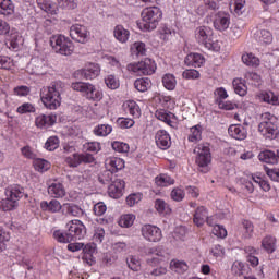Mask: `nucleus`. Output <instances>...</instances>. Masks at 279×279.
<instances>
[{
  "instance_id": "obj_1",
  "label": "nucleus",
  "mask_w": 279,
  "mask_h": 279,
  "mask_svg": "<svg viewBox=\"0 0 279 279\" xmlns=\"http://www.w3.org/2000/svg\"><path fill=\"white\" fill-rule=\"evenodd\" d=\"M64 92V84L62 81H56L48 87L40 90V100L48 110H58L62 104V93Z\"/></svg>"
},
{
  "instance_id": "obj_2",
  "label": "nucleus",
  "mask_w": 279,
  "mask_h": 279,
  "mask_svg": "<svg viewBox=\"0 0 279 279\" xmlns=\"http://www.w3.org/2000/svg\"><path fill=\"white\" fill-rule=\"evenodd\" d=\"M68 230L62 232L57 230L53 232V238L59 243H71L72 241H82L86 236V227L80 220H72L66 225Z\"/></svg>"
},
{
  "instance_id": "obj_3",
  "label": "nucleus",
  "mask_w": 279,
  "mask_h": 279,
  "mask_svg": "<svg viewBox=\"0 0 279 279\" xmlns=\"http://www.w3.org/2000/svg\"><path fill=\"white\" fill-rule=\"evenodd\" d=\"M162 20V11L158 7L146 8L142 11V22L138 23L142 32H151Z\"/></svg>"
},
{
  "instance_id": "obj_4",
  "label": "nucleus",
  "mask_w": 279,
  "mask_h": 279,
  "mask_svg": "<svg viewBox=\"0 0 279 279\" xmlns=\"http://www.w3.org/2000/svg\"><path fill=\"white\" fill-rule=\"evenodd\" d=\"M258 132L269 141L278 138V118L270 112L262 113V123L258 124Z\"/></svg>"
},
{
  "instance_id": "obj_5",
  "label": "nucleus",
  "mask_w": 279,
  "mask_h": 279,
  "mask_svg": "<svg viewBox=\"0 0 279 279\" xmlns=\"http://www.w3.org/2000/svg\"><path fill=\"white\" fill-rule=\"evenodd\" d=\"M195 38L199 45H203L209 51H220L221 45L213 39V29L208 26H199L195 29Z\"/></svg>"
},
{
  "instance_id": "obj_6",
  "label": "nucleus",
  "mask_w": 279,
  "mask_h": 279,
  "mask_svg": "<svg viewBox=\"0 0 279 279\" xmlns=\"http://www.w3.org/2000/svg\"><path fill=\"white\" fill-rule=\"evenodd\" d=\"M50 46L56 53H60L61 56H71L75 50L73 41L64 35H53L50 37Z\"/></svg>"
},
{
  "instance_id": "obj_7",
  "label": "nucleus",
  "mask_w": 279,
  "mask_h": 279,
  "mask_svg": "<svg viewBox=\"0 0 279 279\" xmlns=\"http://www.w3.org/2000/svg\"><path fill=\"white\" fill-rule=\"evenodd\" d=\"M194 154H197L196 165L198 166V171L201 173H208L210 169H208V165L211 162L210 156V144H198L197 147L194 148Z\"/></svg>"
},
{
  "instance_id": "obj_8",
  "label": "nucleus",
  "mask_w": 279,
  "mask_h": 279,
  "mask_svg": "<svg viewBox=\"0 0 279 279\" xmlns=\"http://www.w3.org/2000/svg\"><path fill=\"white\" fill-rule=\"evenodd\" d=\"M72 88L77 93H82L83 97H86L89 101H101L104 99V93L90 83L76 82L72 84Z\"/></svg>"
},
{
  "instance_id": "obj_9",
  "label": "nucleus",
  "mask_w": 279,
  "mask_h": 279,
  "mask_svg": "<svg viewBox=\"0 0 279 279\" xmlns=\"http://www.w3.org/2000/svg\"><path fill=\"white\" fill-rule=\"evenodd\" d=\"M128 71L137 73V75H154L156 73V62L146 58L137 63H130L126 65Z\"/></svg>"
},
{
  "instance_id": "obj_10",
  "label": "nucleus",
  "mask_w": 279,
  "mask_h": 279,
  "mask_svg": "<svg viewBox=\"0 0 279 279\" xmlns=\"http://www.w3.org/2000/svg\"><path fill=\"white\" fill-rule=\"evenodd\" d=\"M7 199L2 202V208L4 211L14 210L19 207V199L25 195L23 187L14 186L5 191Z\"/></svg>"
},
{
  "instance_id": "obj_11",
  "label": "nucleus",
  "mask_w": 279,
  "mask_h": 279,
  "mask_svg": "<svg viewBox=\"0 0 279 279\" xmlns=\"http://www.w3.org/2000/svg\"><path fill=\"white\" fill-rule=\"evenodd\" d=\"M142 236L150 243H158L162 240V230L154 225H144L142 227Z\"/></svg>"
},
{
  "instance_id": "obj_12",
  "label": "nucleus",
  "mask_w": 279,
  "mask_h": 279,
  "mask_svg": "<svg viewBox=\"0 0 279 279\" xmlns=\"http://www.w3.org/2000/svg\"><path fill=\"white\" fill-rule=\"evenodd\" d=\"M70 36L73 40L82 45L88 43V29H86V26L80 24L71 26Z\"/></svg>"
},
{
  "instance_id": "obj_13",
  "label": "nucleus",
  "mask_w": 279,
  "mask_h": 279,
  "mask_svg": "<svg viewBox=\"0 0 279 279\" xmlns=\"http://www.w3.org/2000/svg\"><path fill=\"white\" fill-rule=\"evenodd\" d=\"M214 27L218 32H226L230 27V14L226 12H218L214 17Z\"/></svg>"
},
{
  "instance_id": "obj_14",
  "label": "nucleus",
  "mask_w": 279,
  "mask_h": 279,
  "mask_svg": "<svg viewBox=\"0 0 279 279\" xmlns=\"http://www.w3.org/2000/svg\"><path fill=\"white\" fill-rule=\"evenodd\" d=\"M125 189V181L121 179H114L111 184L108 185V194L113 199H119L123 195Z\"/></svg>"
},
{
  "instance_id": "obj_15",
  "label": "nucleus",
  "mask_w": 279,
  "mask_h": 279,
  "mask_svg": "<svg viewBox=\"0 0 279 279\" xmlns=\"http://www.w3.org/2000/svg\"><path fill=\"white\" fill-rule=\"evenodd\" d=\"M99 73H101V68L97 63H89L85 69L77 71V75L84 77V80H95Z\"/></svg>"
},
{
  "instance_id": "obj_16",
  "label": "nucleus",
  "mask_w": 279,
  "mask_h": 279,
  "mask_svg": "<svg viewBox=\"0 0 279 279\" xmlns=\"http://www.w3.org/2000/svg\"><path fill=\"white\" fill-rule=\"evenodd\" d=\"M155 143L159 149H169L171 147V135L165 130H159L155 135Z\"/></svg>"
},
{
  "instance_id": "obj_17",
  "label": "nucleus",
  "mask_w": 279,
  "mask_h": 279,
  "mask_svg": "<svg viewBox=\"0 0 279 279\" xmlns=\"http://www.w3.org/2000/svg\"><path fill=\"white\" fill-rule=\"evenodd\" d=\"M105 167L112 173H117L118 171H121V169H125V161L118 157H110L106 159Z\"/></svg>"
},
{
  "instance_id": "obj_18",
  "label": "nucleus",
  "mask_w": 279,
  "mask_h": 279,
  "mask_svg": "<svg viewBox=\"0 0 279 279\" xmlns=\"http://www.w3.org/2000/svg\"><path fill=\"white\" fill-rule=\"evenodd\" d=\"M229 135L236 141H245L247 138V129L241 124H232L228 129Z\"/></svg>"
},
{
  "instance_id": "obj_19",
  "label": "nucleus",
  "mask_w": 279,
  "mask_h": 279,
  "mask_svg": "<svg viewBox=\"0 0 279 279\" xmlns=\"http://www.w3.org/2000/svg\"><path fill=\"white\" fill-rule=\"evenodd\" d=\"M58 120V117L50 114V116H46V114H40L35 119V125L36 128H51V125L56 124V121Z\"/></svg>"
},
{
  "instance_id": "obj_20",
  "label": "nucleus",
  "mask_w": 279,
  "mask_h": 279,
  "mask_svg": "<svg viewBox=\"0 0 279 279\" xmlns=\"http://www.w3.org/2000/svg\"><path fill=\"white\" fill-rule=\"evenodd\" d=\"M124 112L126 114H130L134 119H138L141 117V108L138 107V104L134 100H128L122 106Z\"/></svg>"
},
{
  "instance_id": "obj_21",
  "label": "nucleus",
  "mask_w": 279,
  "mask_h": 279,
  "mask_svg": "<svg viewBox=\"0 0 279 279\" xmlns=\"http://www.w3.org/2000/svg\"><path fill=\"white\" fill-rule=\"evenodd\" d=\"M262 162H266L267 165H278L279 160V150L277 154L271 150H264L258 156Z\"/></svg>"
},
{
  "instance_id": "obj_22",
  "label": "nucleus",
  "mask_w": 279,
  "mask_h": 279,
  "mask_svg": "<svg viewBox=\"0 0 279 279\" xmlns=\"http://www.w3.org/2000/svg\"><path fill=\"white\" fill-rule=\"evenodd\" d=\"M40 208L47 213H60L62 210V204L58 199H51L50 202L43 201Z\"/></svg>"
},
{
  "instance_id": "obj_23",
  "label": "nucleus",
  "mask_w": 279,
  "mask_h": 279,
  "mask_svg": "<svg viewBox=\"0 0 279 279\" xmlns=\"http://www.w3.org/2000/svg\"><path fill=\"white\" fill-rule=\"evenodd\" d=\"M207 219H208V210L206 209V207L204 206L197 207L194 214L195 226H197L198 228H202V226L206 223Z\"/></svg>"
},
{
  "instance_id": "obj_24",
  "label": "nucleus",
  "mask_w": 279,
  "mask_h": 279,
  "mask_svg": "<svg viewBox=\"0 0 279 279\" xmlns=\"http://www.w3.org/2000/svg\"><path fill=\"white\" fill-rule=\"evenodd\" d=\"M186 66H194V69H199L204 64V58L199 53H190L184 60Z\"/></svg>"
},
{
  "instance_id": "obj_25",
  "label": "nucleus",
  "mask_w": 279,
  "mask_h": 279,
  "mask_svg": "<svg viewBox=\"0 0 279 279\" xmlns=\"http://www.w3.org/2000/svg\"><path fill=\"white\" fill-rule=\"evenodd\" d=\"M48 193L51 195V197L60 198L64 197L66 195V190H64V185L62 183H51L48 186Z\"/></svg>"
},
{
  "instance_id": "obj_26",
  "label": "nucleus",
  "mask_w": 279,
  "mask_h": 279,
  "mask_svg": "<svg viewBox=\"0 0 279 279\" xmlns=\"http://www.w3.org/2000/svg\"><path fill=\"white\" fill-rule=\"evenodd\" d=\"M113 36L119 43H128L130 39V31L125 29L123 25H117L113 31Z\"/></svg>"
},
{
  "instance_id": "obj_27",
  "label": "nucleus",
  "mask_w": 279,
  "mask_h": 279,
  "mask_svg": "<svg viewBox=\"0 0 279 279\" xmlns=\"http://www.w3.org/2000/svg\"><path fill=\"white\" fill-rule=\"evenodd\" d=\"M0 14L12 16L14 14V3L12 0H0Z\"/></svg>"
},
{
  "instance_id": "obj_28",
  "label": "nucleus",
  "mask_w": 279,
  "mask_h": 279,
  "mask_svg": "<svg viewBox=\"0 0 279 279\" xmlns=\"http://www.w3.org/2000/svg\"><path fill=\"white\" fill-rule=\"evenodd\" d=\"M28 69H31L35 75H40L43 69H45V61L40 58H33L28 63Z\"/></svg>"
},
{
  "instance_id": "obj_29",
  "label": "nucleus",
  "mask_w": 279,
  "mask_h": 279,
  "mask_svg": "<svg viewBox=\"0 0 279 279\" xmlns=\"http://www.w3.org/2000/svg\"><path fill=\"white\" fill-rule=\"evenodd\" d=\"M240 229L242 230L243 239H252L254 234V223L250 220H243Z\"/></svg>"
},
{
  "instance_id": "obj_30",
  "label": "nucleus",
  "mask_w": 279,
  "mask_h": 279,
  "mask_svg": "<svg viewBox=\"0 0 279 279\" xmlns=\"http://www.w3.org/2000/svg\"><path fill=\"white\" fill-rule=\"evenodd\" d=\"M134 86L140 93H147L151 88V80L149 77L137 78L134 82Z\"/></svg>"
},
{
  "instance_id": "obj_31",
  "label": "nucleus",
  "mask_w": 279,
  "mask_h": 279,
  "mask_svg": "<svg viewBox=\"0 0 279 279\" xmlns=\"http://www.w3.org/2000/svg\"><path fill=\"white\" fill-rule=\"evenodd\" d=\"M262 247H264L268 254H274L276 250V238L266 235L262 241Z\"/></svg>"
},
{
  "instance_id": "obj_32",
  "label": "nucleus",
  "mask_w": 279,
  "mask_h": 279,
  "mask_svg": "<svg viewBox=\"0 0 279 279\" xmlns=\"http://www.w3.org/2000/svg\"><path fill=\"white\" fill-rule=\"evenodd\" d=\"M37 5L47 14H56V4L51 0H37Z\"/></svg>"
},
{
  "instance_id": "obj_33",
  "label": "nucleus",
  "mask_w": 279,
  "mask_h": 279,
  "mask_svg": "<svg viewBox=\"0 0 279 279\" xmlns=\"http://www.w3.org/2000/svg\"><path fill=\"white\" fill-rule=\"evenodd\" d=\"M117 175H114V172H111L110 170L106 169L104 170L99 177H98V181L100 182V184H111L114 180H117Z\"/></svg>"
},
{
  "instance_id": "obj_34",
  "label": "nucleus",
  "mask_w": 279,
  "mask_h": 279,
  "mask_svg": "<svg viewBox=\"0 0 279 279\" xmlns=\"http://www.w3.org/2000/svg\"><path fill=\"white\" fill-rule=\"evenodd\" d=\"M131 53H132V56H136V58H138L141 56H145V53H147V48L145 46V43L135 41L131 46Z\"/></svg>"
},
{
  "instance_id": "obj_35",
  "label": "nucleus",
  "mask_w": 279,
  "mask_h": 279,
  "mask_svg": "<svg viewBox=\"0 0 279 279\" xmlns=\"http://www.w3.org/2000/svg\"><path fill=\"white\" fill-rule=\"evenodd\" d=\"M147 254H154L156 257L148 258L146 260L147 265L150 267H156L158 263H160V258L158 256H165L162 251H158V248H148Z\"/></svg>"
},
{
  "instance_id": "obj_36",
  "label": "nucleus",
  "mask_w": 279,
  "mask_h": 279,
  "mask_svg": "<svg viewBox=\"0 0 279 279\" xmlns=\"http://www.w3.org/2000/svg\"><path fill=\"white\" fill-rule=\"evenodd\" d=\"M96 247L94 244H87L83 248L84 252V260H86L87 265H94L95 259L93 258V254H95Z\"/></svg>"
},
{
  "instance_id": "obj_37",
  "label": "nucleus",
  "mask_w": 279,
  "mask_h": 279,
  "mask_svg": "<svg viewBox=\"0 0 279 279\" xmlns=\"http://www.w3.org/2000/svg\"><path fill=\"white\" fill-rule=\"evenodd\" d=\"M233 88L236 93V95H240V97H245L247 95V86L241 81V78L233 80Z\"/></svg>"
},
{
  "instance_id": "obj_38",
  "label": "nucleus",
  "mask_w": 279,
  "mask_h": 279,
  "mask_svg": "<svg viewBox=\"0 0 279 279\" xmlns=\"http://www.w3.org/2000/svg\"><path fill=\"white\" fill-rule=\"evenodd\" d=\"M155 208L159 215H170L171 214V207L162 201V199H156L155 201Z\"/></svg>"
},
{
  "instance_id": "obj_39",
  "label": "nucleus",
  "mask_w": 279,
  "mask_h": 279,
  "mask_svg": "<svg viewBox=\"0 0 279 279\" xmlns=\"http://www.w3.org/2000/svg\"><path fill=\"white\" fill-rule=\"evenodd\" d=\"M135 219H136V216L132 214L122 215L119 220V226H121V228H132V226H134Z\"/></svg>"
},
{
  "instance_id": "obj_40",
  "label": "nucleus",
  "mask_w": 279,
  "mask_h": 279,
  "mask_svg": "<svg viewBox=\"0 0 279 279\" xmlns=\"http://www.w3.org/2000/svg\"><path fill=\"white\" fill-rule=\"evenodd\" d=\"M170 267L172 271H175L177 274H184L185 271H189V265H186V262L172 260L170 263Z\"/></svg>"
},
{
  "instance_id": "obj_41",
  "label": "nucleus",
  "mask_w": 279,
  "mask_h": 279,
  "mask_svg": "<svg viewBox=\"0 0 279 279\" xmlns=\"http://www.w3.org/2000/svg\"><path fill=\"white\" fill-rule=\"evenodd\" d=\"M162 84L167 90H174L178 82L175 81V76H173V74H166L162 77Z\"/></svg>"
},
{
  "instance_id": "obj_42",
  "label": "nucleus",
  "mask_w": 279,
  "mask_h": 279,
  "mask_svg": "<svg viewBox=\"0 0 279 279\" xmlns=\"http://www.w3.org/2000/svg\"><path fill=\"white\" fill-rule=\"evenodd\" d=\"M191 134L189 135V141L191 143H197V141H202V126L195 125L190 129Z\"/></svg>"
},
{
  "instance_id": "obj_43",
  "label": "nucleus",
  "mask_w": 279,
  "mask_h": 279,
  "mask_svg": "<svg viewBox=\"0 0 279 279\" xmlns=\"http://www.w3.org/2000/svg\"><path fill=\"white\" fill-rule=\"evenodd\" d=\"M112 132V126L109 124H98L94 129V134L96 136H108Z\"/></svg>"
},
{
  "instance_id": "obj_44",
  "label": "nucleus",
  "mask_w": 279,
  "mask_h": 279,
  "mask_svg": "<svg viewBox=\"0 0 279 279\" xmlns=\"http://www.w3.org/2000/svg\"><path fill=\"white\" fill-rule=\"evenodd\" d=\"M155 182L157 186H170L171 184H175V180L167 174L156 177Z\"/></svg>"
},
{
  "instance_id": "obj_45",
  "label": "nucleus",
  "mask_w": 279,
  "mask_h": 279,
  "mask_svg": "<svg viewBox=\"0 0 279 279\" xmlns=\"http://www.w3.org/2000/svg\"><path fill=\"white\" fill-rule=\"evenodd\" d=\"M63 206L66 210V215H71V217H80V215H84V211L77 205L64 204Z\"/></svg>"
},
{
  "instance_id": "obj_46",
  "label": "nucleus",
  "mask_w": 279,
  "mask_h": 279,
  "mask_svg": "<svg viewBox=\"0 0 279 279\" xmlns=\"http://www.w3.org/2000/svg\"><path fill=\"white\" fill-rule=\"evenodd\" d=\"M257 40L262 45H269L274 40V37L269 31L263 29L257 34Z\"/></svg>"
},
{
  "instance_id": "obj_47",
  "label": "nucleus",
  "mask_w": 279,
  "mask_h": 279,
  "mask_svg": "<svg viewBox=\"0 0 279 279\" xmlns=\"http://www.w3.org/2000/svg\"><path fill=\"white\" fill-rule=\"evenodd\" d=\"M58 8L61 10H75L77 0H58Z\"/></svg>"
},
{
  "instance_id": "obj_48",
  "label": "nucleus",
  "mask_w": 279,
  "mask_h": 279,
  "mask_svg": "<svg viewBox=\"0 0 279 279\" xmlns=\"http://www.w3.org/2000/svg\"><path fill=\"white\" fill-rule=\"evenodd\" d=\"M33 165L36 169V171H48L50 163L49 161L45 160V159H40V158H35L33 161Z\"/></svg>"
},
{
  "instance_id": "obj_49",
  "label": "nucleus",
  "mask_w": 279,
  "mask_h": 279,
  "mask_svg": "<svg viewBox=\"0 0 279 279\" xmlns=\"http://www.w3.org/2000/svg\"><path fill=\"white\" fill-rule=\"evenodd\" d=\"M242 62H244L246 66H258V64H260V61L258 60V58L254 57V54L252 53L243 54Z\"/></svg>"
},
{
  "instance_id": "obj_50",
  "label": "nucleus",
  "mask_w": 279,
  "mask_h": 279,
  "mask_svg": "<svg viewBox=\"0 0 279 279\" xmlns=\"http://www.w3.org/2000/svg\"><path fill=\"white\" fill-rule=\"evenodd\" d=\"M59 145H60V140L57 136H50L45 144V148L48 151H56Z\"/></svg>"
},
{
  "instance_id": "obj_51",
  "label": "nucleus",
  "mask_w": 279,
  "mask_h": 279,
  "mask_svg": "<svg viewBox=\"0 0 279 279\" xmlns=\"http://www.w3.org/2000/svg\"><path fill=\"white\" fill-rule=\"evenodd\" d=\"M111 147L114 151H118L119 154H128L130 151V145L123 142H113L111 144Z\"/></svg>"
},
{
  "instance_id": "obj_52",
  "label": "nucleus",
  "mask_w": 279,
  "mask_h": 279,
  "mask_svg": "<svg viewBox=\"0 0 279 279\" xmlns=\"http://www.w3.org/2000/svg\"><path fill=\"white\" fill-rule=\"evenodd\" d=\"M126 264L132 271H140L141 269V262L134 256L126 258Z\"/></svg>"
},
{
  "instance_id": "obj_53",
  "label": "nucleus",
  "mask_w": 279,
  "mask_h": 279,
  "mask_svg": "<svg viewBox=\"0 0 279 279\" xmlns=\"http://www.w3.org/2000/svg\"><path fill=\"white\" fill-rule=\"evenodd\" d=\"M16 111L19 114H27V112H36V107L32 102H24Z\"/></svg>"
},
{
  "instance_id": "obj_54",
  "label": "nucleus",
  "mask_w": 279,
  "mask_h": 279,
  "mask_svg": "<svg viewBox=\"0 0 279 279\" xmlns=\"http://www.w3.org/2000/svg\"><path fill=\"white\" fill-rule=\"evenodd\" d=\"M155 117L159 121H163V123L171 125V116L169 113H167V111H165V110L156 111Z\"/></svg>"
},
{
  "instance_id": "obj_55",
  "label": "nucleus",
  "mask_w": 279,
  "mask_h": 279,
  "mask_svg": "<svg viewBox=\"0 0 279 279\" xmlns=\"http://www.w3.org/2000/svg\"><path fill=\"white\" fill-rule=\"evenodd\" d=\"M184 190L180 187H175L171 191V199L174 202H182L184 199Z\"/></svg>"
},
{
  "instance_id": "obj_56",
  "label": "nucleus",
  "mask_w": 279,
  "mask_h": 279,
  "mask_svg": "<svg viewBox=\"0 0 279 279\" xmlns=\"http://www.w3.org/2000/svg\"><path fill=\"white\" fill-rule=\"evenodd\" d=\"M105 84L108 88H111V90H117L119 88V81L114 77V75H109L105 78Z\"/></svg>"
},
{
  "instance_id": "obj_57",
  "label": "nucleus",
  "mask_w": 279,
  "mask_h": 279,
  "mask_svg": "<svg viewBox=\"0 0 279 279\" xmlns=\"http://www.w3.org/2000/svg\"><path fill=\"white\" fill-rule=\"evenodd\" d=\"M141 199H143V194H141V193L130 194L126 197V204H128V206H134L135 204H138V202H141Z\"/></svg>"
},
{
  "instance_id": "obj_58",
  "label": "nucleus",
  "mask_w": 279,
  "mask_h": 279,
  "mask_svg": "<svg viewBox=\"0 0 279 279\" xmlns=\"http://www.w3.org/2000/svg\"><path fill=\"white\" fill-rule=\"evenodd\" d=\"M65 162L69 167H80V154H74L72 157H66Z\"/></svg>"
},
{
  "instance_id": "obj_59",
  "label": "nucleus",
  "mask_w": 279,
  "mask_h": 279,
  "mask_svg": "<svg viewBox=\"0 0 279 279\" xmlns=\"http://www.w3.org/2000/svg\"><path fill=\"white\" fill-rule=\"evenodd\" d=\"M203 3L206 8V10H210L211 12H217V10H219L220 4L219 2L215 1V0H203Z\"/></svg>"
},
{
  "instance_id": "obj_60",
  "label": "nucleus",
  "mask_w": 279,
  "mask_h": 279,
  "mask_svg": "<svg viewBox=\"0 0 279 279\" xmlns=\"http://www.w3.org/2000/svg\"><path fill=\"white\" fill-rule=\"evenodd\" d=\"M22 155L24 158H28L29 160H36V154L29 146H24L21 148Z\"/></svg>"
},
{
  "instance_id": "obj_61",
  "label": "nucleus",
  "mask_w": 279,
  "mask_h": 279,
  "mask_svg": "<svg viewBox=\"0 0 279 279\" xmlns=\"http://www.w3.org/2000/svg\"><path fill=\"white\" fill-rule=\"evenodd\" d=\"M80 162H84L85 165H92V162H95V157L92 154L85 153V154H78Z\"/></svg>"
},
{
  "instance_id": "obj_62",
  "label": "nucleus",
  "mask_w": 279,
  "mask_h": 279,
  "mask_svg": "<svg viewBox=\"0 0 279 279\" xmlns=\"http://www.w3.org/2000/svg\"><path fill=\"white\" fill-rule=\"evenodd\" d=\"M182 75L184 80H198L199 72L197 70H185Z\"/></svg>"
},
{
  "instance_id": "obj_63",
  "label": "nucleus",
  "mask_w": 279,
  "mask_h": 279,
  "mask_svg": "<svg viewBox=\"0 0 279 279\" xmlns=\"http://www.w3.org/2000/svg\"><path fill=\"white\" fill-rule=\"evenodd\" d=\"M266 173L270 178V180H272V182H279V169L278 168H275V169L266 168Z\"/></svg>"
},
{
  "instance_id": "obj_64",
  "label": "nucleus",
  "mask_w": 279,
  "mask_h": 279,
  "mask_svg": "<svg viewBox=\"0 0 279 279\" xmlns=\"http://www.w3.org/2000/svg\"><path fill=\"white\" fill-rule=\"evenodd\" d=\"M107 210L106 204L104 203H97L94 205V213L97 215V217H101V215H105Z\"/></svg>"
}]
</instances>
